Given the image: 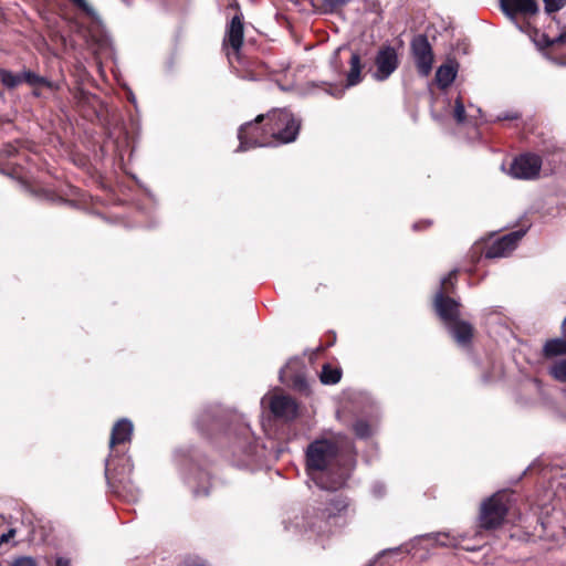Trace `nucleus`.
I'll use <instances>...</instances> for the list:
<instances>
[{
    "mask_svg": "<svg viewBox=\"0 0 566 566\" xmlns=\"http://www.w3.org/2000/svg\"><path fill=\"white\" fill-rule=\"evenodd\" d=\"M305 469L322 490L337 491L345 486L354 469L352 457L340 452L329 439H316L305 451Z\"/></svg>",
    "mask_w": 566,
    "mask_h": 566,
    "instance_id": "obj_1",
    "label": "nucleus"
},
{
    "mask_svg": "<svg viewBox=\"0 0 566 566\" xmlns=\"http://www.w3.org/2000/svg\"><path fill=\"white\" fill-rule=\"evenodd\" d=\"M0 171L4 175H10L9 172H7L4 169L0 168Z\"/></svg>",
    "mask_w": 566,
    "mask_h": 566,
    "instance_id": "obj_43",
    "label": "nucleus"
},
{
    "mask_svg": "<svg viewBox=\"0 0 566 566\" xmlns=\"http://www.w3.org/2000/svg\"><path fill=\"white\" fill-rule=\"evenodd\" d=\"M55 564H56V566H69V560L60 557L56 559Z\"/></svg>",
    "mask_w": 566,
    "mask_h": 566,
    "instance_id": "obj_41",
    "label": "nucleus"
},
{
    "mask_svg": "<svg viewBox=\"0 0 566 566\" xmlns=\"http://www.w3.org/2000/svg\"><path fill=\"white\" fill-rule=\"evenodd\" d=\"M231 66L238 76L248 81H260L270 74V67L265 62L248 56L244 51L233 56Z\"/></svg>",
    "mask_w": 566,
    "mask_h": 566,
    "instance_id": "obj_9",
    "label": "nucleus"
},
{
    "mask_svg": "<svg viewBox=\"0 0 566 566\" xmlns=\"http://www.w3.org/2000/svg\"><path fill=\"white\" fill-rule=\"evenodd\" d=\"M521 118V114L516 111H506L497 115L496 120H517Z\"/></svg>",
    "mask_w": 566,
    "mask_h": 566,
    "instance_id": "obj_33",
    "label": "nucleus"
},
{
    "mask_svg": "<svg viewBox=\"0 0 566 566\" xmlns=\"http://www.w3.org/2000/svg\"><path fill=\"white\" fill-rule=\"evenodd\" d=\"M281 380L292 389L305 392L308 389L305 367L297 360H290L280 373Z\"/></svg>",
    "mask_w": 566,
    "mask_h": 566,
    "instance_id": "obj_15",
    "label": "nucleus"
},
{
    "mask_svg": "<svg viewBox=\"0 0 566 566\" xmlns=\"http://www.w3.org/2000/svg\"><path fill=\"white\" fill-rule=\"evenodd\" d=\"M502 11L509 17L516 14L534 15L538 12V6L535 0H500Z\"/></svg>",
    "mask_w": 566,
    "mask_h": 566,
    "instance_id": "obj_18",
    "label": "nucleus"
},
{
    "mask_svg": "<svg viewBox=\"0 0 566 566\" xmlns=\"http://www.w3.org/2000/svg\"><path fill=\"white\" fill-rule=\"evenodd\" d=\"M349 506L350 502L347 496L335 495L325 504L314 507L312 513L307 511L306 524L318 534L328 532L331 526L336 524L338 517L346 515Z\"/></svg>",
    "mask_w": 566,
    "mask_h": 566,
    "instance_id": "obj_3",
    "label": "nucleus"
},
{
    "mask_svg": "<svg viewBox=\"0 0 566 566\" xmlns=\"http://www.w3.org/2000/svg\"><path fill=\"white\" fill-rule=\"evenodd\" d=\"M525 232V230L512 231L491 242L489 245L474 244L470 251L472 262L478 263L482 255L486 259L505 256L516 248L517 242L524 237Z\"/></svg>",
    "mask_w": 566,
    "mask_h": 566,
    "instance_id": "obj_6",
    "label": "nucleus"
},
{
    "mask_svg": "<svg viewBox=\"0 0 566 566\" xmlns=\"http://www.w3.org/2000/svg\"><path fill=\"white\" fill-rule=\"evenodd\" d=\"M340 48L337 49L334 54H333V57H332V67L335 70V72L340 75L343 73L342 71V62L339 60V52H340Z\"/></svg>",
    "mask_w": 566,
    "mask_h": 566,
    "instance_id": "obj_35",
    "label": "nucleus"
},
{
    "mask_svg": "<svg viewBox=\"0 0 566 566\" xmlns=\"http://www.w3.org/2000/svg\"><path fill=\"white\" fill-rule=\"evenodd\" d=\"M446 326L459 346L467 348L472 345L475 329L471 323L458 318L454 322H450Z\"/></svg>",
    "mask_w": 566,
    "mask_h": 566,
    "instance_id": "obj_17",
    "label": "nucleus"
},
{
    "mask_svg": "<svg viewBox=\"0 0 566 566\" xmlns=\"http://www.w3.org/2000/svg\"><path fill=\"white\" fill-rule=\"evenodd\" d=\"M459 277V270L453 269L444 276L440 282V287L438 291H443L447 295H450L454 292Z\"/></svg>",
    "mask_w": 566,
    "mask_h": 566,
    "instance_id": "obj_24",
    "label": "nucleus"
},
{
    "mask_svg": "<svg viewBox=\"0 0 566 566\" xmlns=\"http://www.w3.org/2000/svg\"><path fill=\"white\" fill-rule=\"evenodd\" d=\"M551 375L553 376L554 379L560 382H566V358L556 361L551 367Z\"/></svg>",
    "mask_w": 566,
    "mask_h": 566,
    "instance_id": "obj_25",
    "label": "nucleus"
},
{
    "mask_svg": "<svg viewBox=\"0 0 566 566\" xmlns=\"http://www.w3.org/2000/svg\"><path fill=\"white\" fill-rule=\"evenodd\" d=\"M0 81L8 90H13L23 82V73L14 74L9 70L0 69Z\"/></svg>",
    "mask_w": 566,
    "mask_h": 566,
    "instance_id": "obj_23",
    "label": "nucleus"
},
{
    "mask_svg": "<svg viewBox=\"0 0 566 566\" xmlns=\"http://www.w3.org/2000/svg\"><path fill=\"white\" fill-rule=\"evenodd\" d=\"M376 71L374 78L377 81L387 80L399 66L397 50L388 44H384L375 56Z\"/></svg>",
    "mask_w": 566,
    "mask_h": 566,
    "instance_id": "obj_13",
    "label": "nucleus"
},
{
    "mask_svg": "<svg viewBox=\"0 0 566 566\" xmlns=\"http://www.w3.org/2000/svg\"><path fill=\"white\" fill-rule=\"evenodd\" d=\"M336 339H337L336 333L334 331H328L324 335L325 346L324 347H319V349H324L326 347H332L336 343Z\"/></svg>",
    "mask_w": 566,
    "mask_h": 566,
    "instance_id": "obj_37",
    "label": "nucleus"
},
{
    "mask_svg": "<svg viewBox=\"0 0 566 566\" xmlns=\"http://www.w3.org/2000/svg\"><path fill=\"white\" fill-rule=\"evenodd\" d=\"M410 50L419 74L428 76L432 71L434 56L427 35L417 34L413 36Z\"/></svg>",
    "mask_w": 566,
    "mask_h": 566,
    "instance_id": "obj_10",
    "label": "nucleus"
},
{
    "mask_svg": "<svg viewBox=\"0 0 566 566\" xmlns=\"http://www.w3.org/2000/svg\"><path fill=\"white\" fill-rule=\"evenodd\" d=\"M270 410L275 418L286 421L297 417V403L290 396H273L270 400Z\"/></svg>",
    "mask_w": 566,
    "mask_h": 566,
    "instance_id": "obj_16",
    "label": "nucleus"
},
{
    "mask_svg": "<svg viewBox=\"0 0 566 566\" xmlns=\"http://www.w3.org/2000/svg\"><path fill=\"white\" fill-rule=\"evenodd\" d=\"M432 307L444 325L454 322L461 316L462 304L450 295H447L443 291L436 292L432 300Z\"/></svg>",
    "mask_w": 566,
    "mask_h": 566,
    "instance_id": "obj_14",
    "label": "nucleus"
},
{
    "mask_svg": "<svg viewBox=\"0 0 566 566\" xmlns=\"http://www.w3.org/2000/svg\"><path fill=\"white\" fill-rule=\"evenodd\" d=\"M15 535V530L10 528L7 533L0 536V544L8 543Z\"/></svg>",
    "mask_w": 566,
    "mask_h": 566,
    "instance_id": "obj_38",
    "label": "nucleus"
},
{
    "mask_svg": "<svg viewBox=\"0 0 566 566\" xmlns=\"http://www.w3.org/2000/svg\"><path fill=\"white\" fill-rule=\"evenodd\" d=\"M19 140H15V143H7L2 145L0 148V157L1 158H12L15 157L19 153L17 144H19Z\"/></svg>",
    "mask_w": 566,
    "mask_h": 566,
    "instance_id": "obj_28",
    "label": "nucleus"
},
{
    "mask_svg": "<svg viewBox=\"0 0 566 566\" xmlns=\"http://www.w3.org/2000/svg\"><path fill=\"white\" fill-rule=\"evenodd\" d=\"M349 63V71L346 74V85L343 86L340 84H332L327 82H322V88L332 95L335 98H340L346 87H352L359 84L363 81L361 70V57L358 52H352Z\"/></svg>",
    "mask_w": 566,
    "mask_h": 566,
    "instance_id": "obj_12",
    "label": "nucleus"
},
{
    "mask_svg": "<svg viewBox=\"0 0 566 566\" xmlns=\"http://www.w3.org/2000/svg\"><path fill=\"white\" fill-rule=\"evenodd\" d=\"M433 224V221L430 220V219H423V220H419L417 222H415L412 224V229L415 231H423V230H427L429 229L431 226Z\"/></svg>",
    "mask_w": 566,
    "mask_h": 566,
    "instance_id": "obj_36",
    "label": "nucleus"
},
{
    "mask_svg": "<svg viewBox=\"0 0 566 566\" xmlns=\"http://www.w3.org/2000/svg\"><path fill=\"white\" fill-rule=\"evenodd\" d=\"M545 11L547 13H553L560 10L565 4L566 0H544Z\"/></svg>",
    "mask_w": 566,
    "mask_h": 566,
    "instance_id": "obj_30",
    "label": "nucleus"
},
{
    "mask_svg": "<svg viewBox=\"0 0 566 566\" xmlns=\"http://www.w3.org/2000/svg\"><path fill=\"white\" fill-rule=\"evenodd\" d=\"M448 535L444 533L437 534V542H439L442 545H447Z\"/></svg>",
    "mask_w": 566,
    "mask_h": 566,
    "instance_id": "obj_40",
    "label": "nucleus"
},
{
    "mask_svg": "<svg viewBox=\"0 0 566 566\" xmlns=\"http://www.w3.org/2000/svg\"><path fill=\"white\" fill-rule=\"evenodd\" d=\"M73 97L78 105H82V104H87L90 102L91 97H93V95L90 92H87L81 87H77L73 94Z\"/></svg>",
    "mask_w": 566,
    "mask_h": 566,
    "instance_id": "obj_29",
    "label": "nucleus"
},
{
    "mask_svg": "<svg viewBox=\"0 0 566 566\" xmlns=\"http://www.w3.org/2000/svg\"><path fill=\"white\" fill-rule=\"evenodd\" d=\"M264 115L273 146L296 140L301 129V119L296 118L289 108H273Z\"/></svg>",
    "mask_w": 566,
    "mask_h": 566,
    "instance_id": "obj_4",
    "label": "nucleus"
},
{
    "mask_svg": "<svg viewBox=\"0 0 566 566\" xmlns=\"http://www.w3.org/2000/svg\"><path fill=\"white\" fill-rule=\"evenodd\" d=\"M353 430H354L355 434L360 439H366L371 436V427L365 420H357L353 424Z\"/></svg>",
    "mask_w": 566,
    "mask_h": 566,
    "instance_id": "obj_26",
    "label": "nucleus"
},
{
    "mask_svg": "<svg viewBox=\"0 0 566 566\" xmlns=\"http://www.w3.org/2000/svg\"><path fill=\"white\" fill-rule=\"evenodd\" d=\"M11 566H38V564L33 557L22 556L14 559Z\"/></svg>",
    "mask_w": 566,
    "mask_h": 566,
    "instance_id": "obj_34",
    "label": "nucleus"
},
{
    "mask_svg": "<svg viewBox=\"0 0 566 566\" xmlns=\"http://www.w3.org/2000/svg\"><path fill=\"white\" fill-rule=\"evenodd\" d=\"M23 82L31 86H43L51 91L57 90V85L44 76L38 75L32 71L23 72Z\"/></svg>",
    "mask_w": 566,
    "mask_h": 566,
    "instance_id": "obj_21",
    "label": "nucleus"
},
{
    "mask_svg": "<svg viewBox=\"0 0 566 566\" xmlns=\"http://www.w3.org/2000/svg\"><path fill=\"white\" fill-rule=\"evenodd\" d=\"M566 355V339L551 338L547 339L542 349V356L546 359H552L557 356Z\"/></svg>",
    "mask_w": 566,
    "mask_h": 566,
    "instance_id": "obj_19",
    "label": "nucleus"
},
{
    "mask_svg": "<svg viewBox=\"0 0 566 566\" xmlns=\"http://www.w3.org/2000/svg\"><path fill=\"white\" fill-rule=\"evenodd\" d=\"M321 381L325 385H335L342 378L340 368L332 367L329 364L323 365L321 373Z\"/></svg>",
    "mask_w": 566,
    "mask_h": 566,
    "instance_id": "obj_22",
    "label": "nucleus"
},
{
    "mask_svg": "<svg viewBox=\"0 0 566 566\" xmlns=\"http://www.w3.org/2000/svg\"><path fill=\"white\" fill-rule=\"evenodd\" d=\"M229 8L234 9L235 13L226 25L222 48L227 53L229 63L233 64V56L243 52L244 17L237 1L231 3Z\"/></svg>",
    "mask_w": 566,
    "mask_h": 566,
    "instance_id": "obj_8",
    "label": "nucleus"
},
{
    "mask_svg": "<svg viewBox=\"0 0 566 566\" xmlns=\"http://www.w3.org/2000/svg\"><path fill=\"white\" fill-rule=\"evenodd\" d=\"M33 95H34V96H40V92H39L38 90H34V91H33Z\"/></svg>",
    "mask_w": 566,
    "mask_h": 566,
    "instance_id": "obj_42",
    "label": "nucleus"
},
{
    "mask_svg": "<svg viewBox=\"0 0 566 566\" xmlns=\"http://www.w3.org/2000/svg\"><path fill=\"white\" fill-rule=\"evenodd\" d=\"M453 118L458 124H463L467 119V112L461 97H458L454 102Z\"/></svg>",
    "mask_w": 566,
    "mask_h": 566,
    "instance_id": "obj_27",
    "label": "nucleus"
},
{
    "mask_svg": "<svg viewBox=\"0 0 566 566\" xmlns=\"http://www.w3.org/2000/svg\"><path fill=\"white\" fill-rule=\"evenodd\" d=\"M552 44H565L566 45V29L552 42Z\"/></svg>",
    "mask_w": 566,
    "mask_h": 566,
    "instance_id": "obj_39",
    "label": "nucleus"
},
{
    "mask_svg": "<svg viewBox=\"0 0 566 566\" xmlns=\"http://www.w3.org/2000/svg\"><path fill=\"white\" fill-rule=\"evenodd\" d=\"M72 4L83 11L86 15L93 17L94 10L85 0H69Z\"/></svg>",
    "mask_w": 566,
    "mask_h": 566,
    "instance_id": "obj_32",
    "label": "nucleus"
},
{
    "mask_svg": "<svg viewBox=\"0 0 566 566\" xmlns=\"http://www.w3.org/2000/svg\"><path fill=\"white\" fill-rule=\"evenodd\" d=\"M542 164L541 156L536 154H521L513 159L510 167V175L516 179H535L539 176Z\"/></svg>",
    "mask_w": 566,
    "mask_h": 566,
    "instance_id": "obj_11",
    "label": "nucleus"
},
{
    "mask_svg": "<svg viewBox=\"0 0 566 566\" xmlns=\"http://www.w3.org/2000/svg\"><path fill=\"white\" fill-rule=\"evenodd\" d=\"M238 138L241 150L273 146V139L268 129V120H265L264 114H260L253 120L243 124L239 129Z\"/></svg>",
    "mask_w": 566,
    "mask_h": 566,
    "instance_id": "obj_7",
    "label": "nucleus"
},
{
    "mask_svg": "<svg viewBox=\"0 0 566 566\" xmlns=\"http://www.w3.org/2000/svg\"><path fill=\"white\" fill-rule=\"evenodd\" d=\"M133 431V422L126 418L114 423L109 437V455L105 461V478L108 488L118 497L129 501L135 500L138 493L130 479L133 463L124 454L119 457L120 463L116 465L115 459L118 458L119 448L130 443Z\"/></svg>",
    "mask_w": 566,
    "mask_h": 566,
    "instance_id": "obj_2",
    "label": "nucleus"
},
{
    "mask_svg": "<svg viewBox=\"0 0 566 566\" xmlns=\"http://www.w3.org/2000/svg\"><path fill=\"white\" fill-rule=\"evenodd\" d=\"M457 76V69L451 64H442L438 67L436 80L441 90L449 87Z\"/></svg>",
    "mask_w": 566,
    "mask_h": 566,
    "instance_id": "obj_20",
    "label": "nucleus"
},
{
    "mask_svg": "<svg viewBox=\"0 0 566 566\" xmlns=\"http://www.w3.org/2000/svg\"><path fill=\"white\" fill-rule=\"evenodd\" d=\"M325 11H334L347 4L350 0H322Z\"/></svg>",
    "mask_w": 566,
    "mask_h": 566,
    "instance_id": "obj_31",
    "label": "nucleus"
},
{
    "mask_svg": "<svg viewBox=\"0 0 566 566\" xmlns=\"http://www.w3.org/2000/svg\"><path fill=\"white\" fill-rule=\"evenodd\" d=\"M510 510L509 495L505 492H496L484 500L480 506L478 526L484 531L500 528Z\"/></svg>",
    "mask_w": 566,
    "mask_h": 566,
    "instance_id": "obj_5",
    "label": "nucleus"
}]
</instances>
